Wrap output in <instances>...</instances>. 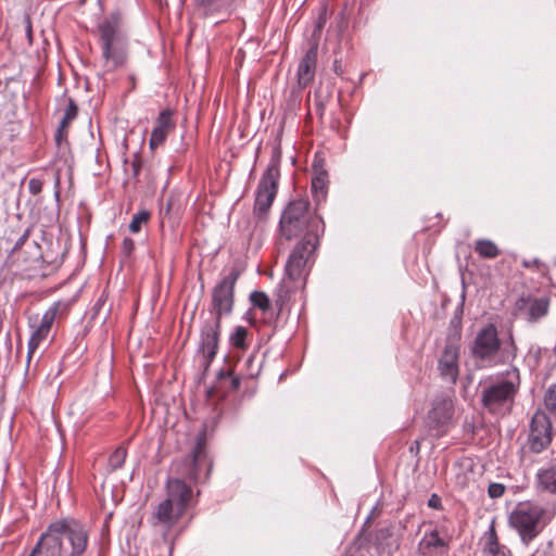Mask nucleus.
Segmentation results:
<instances>
[{
    "mask_svg": "<svg viewBox=\"0 0 556 556\" xmlns=\"http://www.w3.org/2000/svg\"><path fill=\"white\" fill-rule=\"evenodd\" d=\"M279 232L287 240L304 232V237L293 248L285 265V275L278 287L277 304L280 309L289 294L305 287L319 238L325 232V223L318 214L309 213L308 200L295 199L290 201L281 213Z\"/></svg>",
    "mask_w": 556,
    "mask_h": 556,
    "instance_id": "nucleus-1",
    "label": "nucleus"
},
{
    "mask_svg": "<svg viewBox=\"0 0 556 556\" xmlns=\"http://www.w3.org/2000/svg\"><path fill=\"white\" fill-rule=\"evenodd\" d=\"M175 471L179 477H169L165 483L166 496L156 505L148 516V522L154 529L163 532L165 541L168 540L169 532L177 526L186 514L187 509L195 503V497L191 483L198 484L202 478L207 479L212 462L207 456L203 435L198 438L197 444L191 453L181 464H175Z\"/></svg>",
    "mask_w": 556,
    "mask_h": 556,
    "instance_id": "nucleus-2",
    "label": "nucleus"
},
{
    "mask_svg": "<svg viewBox=\"0 0 556 556\" xmlns=\"http://www.w3.org/2000/svg\"><path fill=\"white\" fill-rule=\"evenodd\" d=\"M89 543L88 527L75 518L48 525L27 556H84Z\"/></svg>",
    "mask_w": 556,
    "mask_h": 556,
    "instance_id": "nucleus-3",
    "label": "nucleus"
},
{
    "mask_svg": "<svg viewBox=\"0 0 556 556\" xmlns=\"http://www.w3.org/2000/svg\"><path fill=\"white\" fill-rule=\"evenodd\" d=\"M479 387L484 409L493 415L509 414L520 388L519 370L513 367L498 375L490 376L481 381Z\"/></svg>",
    "mask_w": 556,
    "mask_h": 556,
    "instance_id": "nucleus-4",
    "label": "nucleus"
},
{
    "mask_svg": "<svg viewBox=\"0 0 556 556\" xmlns=\"http://www.w3.org/2000/svg\"><path fill=\"white\" fill-rule=\"evenodd\" d=\"M517 346L511 332L500 338L494 324L483 326L476 334L471 353L475 358L493 365L513 362L517 356Z\"/></svg>",
    "mask_w": 556,
    "mask_h": 556,
    "instance_id": "nucleus-5",
    "label": "nucleus"
},
{
    "mask_svg": "<svg viewBox=\"0 0 556 556\" xmlns=\"http://www.w3.org/2000/svg\"><path fill=\"white\" fill-rule=\"evenodd\" d=\"M119 14L113 13L98 26L100 31L102 56L108 71L122 66L126 60L125 42L119 34Z\"/></svg>",
    "mask_w": 556,
    "mask_h": 556,
    "instance_id": "nucleus-6",
    "label": "nucleus"
},
{
    "mask_svg": "<svg viewBox=\"0 0 556 556\" xmlns=\"http://www.w3.org/2000/svg\"><path fill=\"white\" fill-rule=\"evenodd\" d=\"M545 514V509L532 502H520L510 511L508 516L509 526L515 529L521 542L529 545L541 532V519Z\"/></svg>",
    "mask_w": 556,
    "mask_h": 556,
    "instance_id": "nucleus-7",
    "label": "nucleus"
},
{
    "mask_svg": "<svg viewBox=\"0 0 556 556\" xmlns=\"http://www.w3.org/2000/svg\"><path fill=\"white\" fill-rule=\"evenodd\" d=\"M280 152L275 150L270 157V161L267 165L266 170L263 173L256 191H255V201H254V214L262 218L267 214L270 208L277 191H278V182L280 177Z\"/></svg>",
    "mask_w": 556,
    "mask_h": 556,
    "instance_id": "nucleus-8",
    "label": "nucleus"
},
{
    "mask_svg": "<svg viewBox=\"0 0 556 556\" xmlns=\"http://www.w3.org/2000/svg\"><path fill=\"white\" fill-rule=\"evenodd\" d=\"M239 273L231 269L212 291V308L210 318H217L220 323L223 316L229 315L233 308L235 286L238 280Z\"/></svg>",
    "mask_w": 556,
    "mask_h": 556,
    "instance_id": "nucleus-9",
    "label": "nucleus"
},
{
    "mask_svg": "<svg viewBox=\"0 0 556 556\" xmlns=\"http://www.w3.org/2000/svg\"><path fill=\"white\" fill-rule=\"evenodd\" d=\"M219 336L220 323L217 318L206 319L200 331V342L197 351L204 370L208 369L217 354Z\"/></svg>",
    "mask_w": 556,
    "mask_h": 556,
    "instance_id": "nucleus-10",
    "label": "nucleus"
},
{
    "mask_svg": "<svg viewBox=\"0 0 556 556\" xmlns=\"http://www.w3.org/2000/svg\"><path fill=\"white\" fill-rule=\"evenodd\" d=\"M197 12L215 24L227 21L245 0H193Z\"/></svg>",
    "mask_w": 556,
    "mask_h": 556,
    "instance_id": "nucleus-11",
    "label": "nucleus"
},
{
    "mask_svg": "<svg viewBox=\"0 0 556 556\" xmlns=\"http://www.w3.org/2000/svg\"><path fill=\"white\" fill-rule=\"evenodd\" d=\"M552 442V424L548 416L538 410L530 422L529 447L533 453H541Z\"/></svg>",
    "mask_w": 556,
    "mask_h": 556,
    "instance_id": "nucleus-12",
    "label": "nucleus"
},
{
    "mask_svg": "<svg viewBox=\"0 0 556 556\" xmlns=\"http://www.w3.org/2000/svg\"><path fill=\"white\" fill-rule=\"evenodd\" d=\"M549 298L547 296H520L516 306L525 319L530 324H535L544 318L549 311Z\"/></svg>",
    "mask_w": 556,
    "mask_h": 556,
    "instance_id": "nucleus-13",
    "label": "nucleus"
},
{
    "mask_svg": "<svg viewBox=\"0 0 556 556\" xmlns=\"http://www.w3.org/2000/svg\"><path fill=\"white\" fill-rule=\"evenodd\" d=\"M454 414L453 402L448 397L435 400L432 408L427 416V425L430 430H437V434H442V430L450 424Z\"/></svg>",
    "mask_w": 556,
    "mask_h": 556,
    "instance_id": "nucleus-14",
    "label": "nucleus"
},
{
    "mask_svg": "<svg viewBox=\"0 0 556 556\" xmlns=\"http://www.w3.org/2000/svg\"><path fill=\"white\" fill-rule=\"evenodd\" d=\"M317 50V43L312 45L299 62L296 81L300 89L306 88L315 77Z\"/></svg>",
    "mask_w": 556,
    "mask_h": 556,
    "instance_id": "nucleus-15",
    "label": "nucleus"
},
{
    "mask_svg": "<svg viewBox=\"0 0 556 556\" xmlns=\"http://www.w3.org/2000/svg\"><path fill=\"white\" fill-rule=\"evenodd\" d=\"M458 348L448 344L445 346L439 359L438 369L440 371V375L444 380L451 383H455L458 378Z\"/></svg>",
    "mask_w": 556,
    "mask_h": 556,
    "instance_id": "nucleus-16",
    "label": "nucleus"
},
{
    "mask_svg": "<svg viewBox=\"0 0 556 556\" xmlns=\"http://www.w3.org/2000/svg\"><path fill=\"white\" fill-rule=\"evenodd\" d=\"M182 214V202L179 194L170 193L161 204L160 219L161 224L167 223L172 228L178 225Z\"/></svg>",
    "mask_w": 556,
    "mask_h": 556,
    "instance_id": "nucleus-17",
    "label": "nucleus"
},
{
    "mask_svg": "<svg viewBox=\"0 0 556 556\" xmlns=\"http://www.w3.org/2000/svg\"><path fill=\"white\" fill-rule=\"evenodd\" d=\"M173 127L174 123L172 121V111L168 109L161 111L156 118L155 126L151 131L149 141L150 149L155 150L157 147L162 146L169 129Z\"/></svg>",
    "mask_w": 556,
    "mask_h": 556,
    "instance_id": "nucleus-18",
    "label": "nucleus"
},
{
    "mask_svg": "<svg viewBox=\"0 0 556 556\" xmlns=\"http://www.w3.org/2000/svg\"><path fill=\"white\" fill-rule=\"evenodd\" d=\"M328 189L329 179L327 170L320 166L314 165L311 180V192L316 206H319L326 202L328 197Z\"/></svg>",
    "mask_w": 556,
    "mask_h": 556,
    "instance_id": "nucleus-19",
    "label": "nucleus"
},
{
    "mask_svg": "<svg viewBox=\"0 0 556 556\" xmlns=\"http://www.w3.org/2000/svg\"><path fill=\"white\" fill-rule=\"evenodd\" d=\"M482 540L483 552L490 556H510L509 548L498 541L494 519L491 521L489 529L484 532Z\"/></svg>",
    "mask_w": 556,
    "mask_h": 556,
    "instance_id": "nucleus-20",
    "label": "nucleus"
},
{
    "mask_svg": "<svg viewBox=\"0 0 556 556\" xmlns=\"http://www.w3.org/2000/svg\"><path fill=\"white\" fill-rule=\"evenodd\" d=\"M250 301L254 307L261 309L263 319L266 324H271L277 319L279 311L274 312L270 300L265 292L253 291L250 295Z\"/></svg>",
    "mask_w": 556,
    "mask_h": 556,
    "instance_id": "nucleus-21",
    "label": "nucleus"
},
{
    "mask_svg": "<svg viewBox=\"0 0 556 556\" xmlns=\"http://www.w3.org/2000/svg\"><path fill=\"white\" fill-rule=\"evenodd\" d=\"M535 477L540 490L556 495V465L540 468Z\"/></svg>",
    "mask_w": 556,
    "mask_h": 556,
    "instance_id": "nucleus-22",
    "label": "nucleus"
},
{
    "mask_svg": "<svg viewBox=\"0 0 556 556\" xmlns=\"http://www.w3.org/2000/svg\"><path fill=\"white\" fill-rule=\"evenodd\" d=\"M50 328H47L41 325H37L31 332V336L28 340L27 344V359H26V366L28 367L30 364V359L35 351L38 349L40 343L46 340L50 333Z\"/></svg>",
    "mask_w": 556,
    "mask_h": 556,
    "instance_id": "nucleus-23",
    "label": "nucleus"
},
{
    "mask_svg": "<svg viewBox=\"0 0 556 556\" xmlns=\"http://www.w3.org/2000/svg\"><path fill=\"white\" fill-rule=\"evenodd\" d=\"M475 251L483 258H495L500 254L497 245L488 239L477 240Z\"/></svg>",
    "mask_w": 556,
    "mask_h": 556,
    "instance_id": "nucleus-24",
    "label": "nucleus"
},
{
    "mask_svg": "<svg viewBox=\"0 0 556 556\" xmlns=\"http://www.w3.org/2000/svg\"><path fill=\"white\" fill-rule=\"evenodd\" d=\"M419 547L429 552L433 548L446 547V543L440 538L438 530H432L425 533L424 538L419 542Z\"/></svg>",
    "mask_w": 556,
    "mask_h": 556,
    "instance_id": "nucleus-25",
    "label": "nucleus"
},
{
    "mask_svg": "<svg viewBox=\"0 0 556 556\" xmlns=\"http://www.w3.org/2000/svg\"><path fill=\"white\" fill-rule=\"evenodd\" d=\"M248 329L243 326H237L229 336V343L231 346L245 350L248 348L247 338H248Z\"/></svg>",
    "mask_w": 556,
    "mask_h": 556,
    "instance_id": "nucleus-26",
    "label": "nucleus"
},
{
    "mask_svg": "<svg viewBox=\"0 0 556 556\" xmlns=\"http://www.w3.org/2000/svg\"><path fill=\"white\" fill-rule=\"evenodd\" d=\"M62 306L61 302H54L41 316L39 325L45 326L47 328H52L53 323L55 321V318L58 316V313L60 312V308Z\"/></svg>",
    "mask_w": 556,
    "mask_h": 556,
    "instance_id": "nucleus-27",
    "label": "nucleus"
},
{
    "mask_svg": "<svg viewBox=\"0 0 556 556\" xmlns=\"http://www.w3.org/2000/svg\"><path fill=\"white\" fill-rule=\"evenodd\" d=\"M127 456V451L123 446H118L109 457V467L111 470L122 468Z\"/></svg>",
    "mask_w": 556,
    "mask_h": 556,
    "instance_id": "nucleus-28",
    "label": "nucleus"
},
{
    "mask_svg": "<svg viewBox=\"0 0 556 556\" xmlns=\"http://www.w3.org/2000/svg\"><path fill=\"white\" fill-rule=\"evenodd\" d=\"M149 219H150L149 211H147V210L139 211L138 213H136L132 216L131 222L129 224V230L132 233L139 232L141 229V225L144 223H148Z\"/></svg>",
    "mask_w": 556,
    "mask_h": 556,
    "instance_id": "nucleus-29",
    "label": "nucleus"
},
{
    "mask_svg": "<svg viewBox=\"0 0 556 556\" xmlns=\"http://www.w3.org/2000/svg\"><path fill=\"white\" fill-rule=\"evenodd\" d=\"M78 113V108L73 100L68 101L64 115L60 122L62 128H67L68 124L76 118Z\"/></svg>",
    "mask_w": 556,
    "mask_h": 556,
    "instance_id": "nucleus-30",
    "label": "nucleus"
},
{
    "mask_svg": "<svg viewBox=\"0 0 556 556\" xmlns=\"http://www.w3.org/2000/svg\"><path fill=\"white\" fill-rule=\"evenodd\" d=\"M544 404L548 410L556 409V383L548 387L544 395Z\"/></svg>",
    "mask_w": 556,
    "mask_h": 556,
    "instance_id": "nucleus-31",
    "label": "nucleus"
},
{
    "mask_svg": "<svg viewBox=\"0 0 556 556\" xmlns=\"http://www.w3.org/2000/svg\"><path fill=\"white\" fill-rule=\"evenodd\" d=\"M326 22H327V8L323 7L319 11V14H318V17H317V21H316V24H315V27H314V30L312 34V36L314 38L319 37L324 26L326 25Z\"/></svg>",
    "mask_w": 556,
    "mask_h": 556,
    "instance_id": "nucleus-32",
    "label": "nucleus"
},
{
    "mask_svg": "<svg viewBox=\"0 0 556 556\" xmlns=\"http://www.w3.org/2000/svg\"><path fill=\"white\" fill-rule=\"evenodd\" d=\"M505 485L497 482H492L489 484L488 494L491 498H500L505 493Z\"/></svg>",
    "mask_w": 556,
    "mask_h": 556,
    "instance_id": "nucleus-33",
    "label": "nucleus"
},
{
    "mask_svg": "<svg viewBox=\"0 0 556 556\" xmlns=\"http://www.w3.org/2000/svg\"><path fill=\"white\" fill-rule=\"evenodd\" d=\"M255 358H256V356L254 354H252L245 361V364H247V367H248V372L247 374L251 378L257 377L260 371H261L260 364L254 366Z\"/></svg>",
    "mask_w": 556,
    "mask_h": 556,
    "instance_id": "nucleus-34",
    "label": "nucleus"
},
{
    "mask_svg": "<svg viewBox=\"0 0 556 556\" xmlns=\"http://www.w3.org/2000/svg\"><path fill=\"white\" fill-rule=\"evenodd\" d=\"M29 235H30V228H26L25 231L21 235V237L16 240V242L12 247L10 253L14 254L15 252H17L28 240Z\"/></svg>",
    "mask_w": 556,
    "mask_h": 556,
    "instance_id": "nucleus-35",
    "label": "nucleus"
},
{
    "mask_svg": "<svg viewBox=\"0 0 556 556\" xmlns=\"http://www.w3.org/2000/svg\"><path fill=\"white\" fill-rule=\"evenodd\" d=\"M43 182L39 178H30L28 181V190L33 195H37L42 190Z\"/></svg>",
    "mask_w": 556,
    "mask_h": 556,
    "instance_id": "nucleus-36",
    "label": "nucleus"
},
{
    "mask_svg": "<svg viewBox=\"0 0 556 556\" xmlns=\"http://www.w3.org/2000/svg\"><path fill=\"white\" fill-rule=\"evenodd\" d=\"M134 250H135V241L129 237H125L123 240V244H122L123 254L128 257L131 255Z\"/></svg>",
    "mask_w": 556,
    "mask_h": 556,
    "instance_id": "nucleus-37",
    "label": "nucleus"
},
{
    "mask_svg": "<svg viewBox=\"0 0 556 556\" xmlns=\"http://www.w3.org/2000/svg\"><path fill=\"white\" fill-rule=\"evenodd\" d=\"M23 22L25 24L26 37L28 39V42L31 43L33 42V27H31V21H30L29 15H24Z\"/></svg>",
    "mask_w": 556,
    "mask_h": 556,
    "instance_id": "nucleus-38",
    "label": "nucleus"
},
{
    "mask_svg": "<svg viewBox=\"0 0 556 556\" xmlns=\"http://www.w3.org/2000/svg\"><path fill=\"white\" fill-rule=\"evenodd\" d=\"M428 506L433 509H441L442 508V501L441 497L437 494H432L428 500Z\"/></svg>",
    "mask_w": 556,
    "mask_h": 556,
    "instance_id": "nucleus-39",
    "label": "nucleus"
},
{
    "mask_svg": "<svg viewBox=\"0 0 556 556\" xmlns=\"http://www.w3.org/2000/svg\"><path fill=\"white\" fill-rule=\"evenodd\" d=\"M66 128H62V126L59 125L54 137L58 146H61L62 141L66 138Z\"/></svg>",
    "mask_w": 556,
    "mask_h": 556,
    "instance_id": "nucleus-40",
    "label": "nucleus"
},
{
    "mask_svg": "<svg viewBox=\"0 0 556 556\" xmlns=\"http://www.w3.org/2000/svg\"><path fill=\"white\" fill-rule=\"evenodd\" d=\"M60 184H61V178H60V175L56 174L55 176V179H54V198L56 201L60 200Z\"/></svg>",
    "mask_w": 556,
    "mask_h": 556,
    "instance_id": "nucleus-41",
    "label": "nucleus"
},
{
    "mask_svg": "<svg viewBox=\"0 0 556 556\" xmlns=\"http://www.w3.org/2000/svg\"><path fill=\"white\" fill-rule=\"evenodd\" d=\"M541 265V262L540 260L538 258H533V260H525L522 262V266L526 267V268H530V267H539Z\"/></svg>",
    "mask_w": 556,
    "mask_h": 556,
    "instance_id": "nucleus-42",
    "label": "nucleus"
},
{
    "mask_svg": "<svg viewBox=\"0 0 556 556\" xmlns=\"http://www.w3.org/2000/svg\"><path fill=\"white\" fill-rule=\"evenodd\" d=\"M227 376L231 378V388L235 390L238 389L240 386V378L236 377V376H231L230 372H228Z\"/></svg>",
    "mask_w": 556,
    "mask_h": 556,
    "instance_id": "nucleus-43",
    "label": "nucleus"
},
{
    "mask_svg": "<svg viewBox=\"0 0 556 556\" xmlns=\"http://www.w3.org/2000/svg\"><path fill=\"white\" fill-rule=\"evenodd\" d=\"M379 534L381 538H387L388 535H390V529L389 528H386V529H381L379 530Z\"/></svg>",
    "mask_w": 556,
    "mask_h": 556,
    "instance_id": "nucleus-44",
    "label": "nucleus"
},
{
    "mask_svg": "<svg viewBox=\"0 0 556 556\" xmlns=\"http://www.w3.org/2000/svg\"><path fill=\"white\" fill-rule=\"evenodd\" d=\"M333 68H334L336 74L341 75V73H342L341 66L337 60L333 63Z\"/></svg>",
    "mask_w": 556,
    "mask_h": 556,
    "instance_id": "nucleus-45",
    "label": "nucleus"
},
{
    "mask_svg": "<svg viewBox=\"0 0 556 556\" xmlns=\"http://www.w3.org/2000/svg\"><path fill=\"white\" fill-rule=\"evenodd\" d=\"M134 176L137 177L139 175V165L134 162L132 163Z\"/></svg>",
    "mask_w": 556,
    "mask_h": 556,
    "instance_id": "nucleus-46",
    "label": "nucleus"
},
{
    "mask_svg": "<svg viewBox=\"0 0 556 556\" xmlns=\"http://www.w3.org/2000/svg\"><path fill=\"white\" fill-rule=\"evenodd\" d=\"M28 324L31 328H35L36 326L31 324V320H28Z\"/></svg>",
    "mask_w": 556,
    "mask_h": 556,
    "instance_id": "nucleus-47",
    "label": "nucleus"
},
{
    "mask_svg": "<svg viewBox=\"0 0 556 556\" xmlns=\"http://www.w3.org/2000/svg\"><path fill=\"white\" fill-rule=\"evenodd\" d=\"M539 556H547V554L543 553V554H540Z\"/></svg>",
    "mask_w": 556,
    "mask_h": 556,
    "instance_id": "nucleus-48",
    "label": "nucleus"
}]
</instances>
